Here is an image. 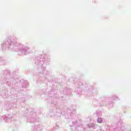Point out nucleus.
Segmentation results:
<instances>
[{
  "mask_svg": "<svg viewBox=\"0 0 131 131\" xmlns=\"http://www.w3.org/2000/svg\"><path fill=\"white\" fill-rule=\"evenodd\" d=\"M97 121L99 123H101V122H102V119L101 118H99L98 119Z\"/></svg>",
  "mask_w": 131,
  "mask_h": 131,
  "instance_id": "f257e3e1",
  "label": "nucleus"
}]
</instances>
